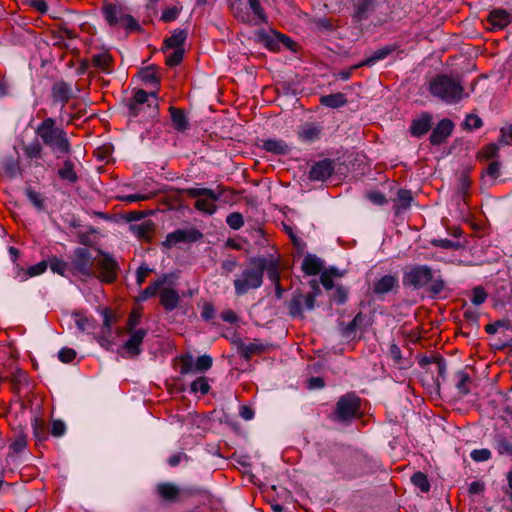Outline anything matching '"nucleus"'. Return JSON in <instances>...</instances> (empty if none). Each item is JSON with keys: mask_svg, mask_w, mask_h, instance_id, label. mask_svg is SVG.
Here are the masks:
<instances>
[{"mask_svg": "<svg viewBox=\"0 0 512 512\" xmlns=\"http://www.w3.org/2000/svg\"><path fill=\"white\" fill-rule=\"evenodd\" d=\"M414 198H413V195H412V192L410 190H407V189H399L397 191V199L395 200V214H399L402 210H406L408 209L412 202H413Z\"/></svg>", "mask_w": 512, "mask_h": 512, "instance_id": "36", "label": "nucleus"}, {"mask_svg": "<svg viewBox=\"0 0 512 512\" xmlns=\"http://www.w3.org/2000/svg\"><path fill=\"white\" fill-rule=\"evenodd\" d=\"M103 16L111 27L118 25L124 26L128 32H141L142 27L138 21L130 14H125L122 8L115 4H107L103 7Z\"/></svg>", "mask_w": 512, "mask_h": 512, "instance_id": "8", "label": "nucleus"}, {"mask_svg": "<svg viewBox=\"0 0 512 512\" xmlns=\"http://www.w3.org/2000/svg\"><path fill=\"white\" fill-rule=\"evenodd\" d=\"M157 66L151 64L147 67L141 68L138 72V76L141 81L145 84L154 85L156 88L160 86V77L157 74Z\"/></svg>", "mask_w": 512, "mask_h": 512, "instance_id": "34", "label": "nucleus"}, {"mask_svg": "<svg viewBox=\"0 0 512 512\" xmlns=\"http://www.w3.org/2000/svg\"><path fill=\"white\" fill-rule=\"evenodd\" d=\"M329 297L334 303L338 305L344 304L348 299V289L342 285H339L335 288Z\"/></svg>", "mask_w": 512, "mask_h": 512, "instance_id": "50", "label": "nucleus"}, {"mask_svg": "<svg viewBox=\"0 0 512 512\" xmlns=\"http://www.w3.org/2000/svg\"><path fill=\"white\" fill-rule=\"evenodd\" d=\"M500 168H501V162L498 160H492L486 170L485 174L492 178L493 180L497 179L500 176Z\"/></svg>", "mask_w": 512, "mask_h": 512, "instance_id": "60", "label": "nucleus"}, {"mask_svg": "<svg viewBox=\"0 0 512 512\" xmlns=\"http://www.w3.org/2000/svg\"><path fill=\"white\" fill-rule=\"evenodd\" d=\"M47 262L50 270L55 274H58L62 277H68L69 273H71L70 264L58 258L57 256H51Z\"/></svg>", "mask_w": 512, "mask_h": 512, "instance_id": "37", "label": "nucleus"}, {"mask_svg": "<svg viewBox=\"0 0 512 512\" xmlns=\"http://www.w3.org/2000/svg\"><path fill=\"white\" fill-rule=\"evenodd\" d=\"M310 290L303 294L295 292L290 301L287 302V309L292 318L302 316L304 311H312L316 306L317 297L322 295V289L317 279L308 281Z\"/></svg>", "mask_w": 512, "mask_h": 512, "instance_id": "7", "label": "nucleus"}, {"mask_svg": "<svg viewBox=\"0 0 512 512\" xmlns=\"http://www.w3.org/2000/svg\"><path fill=\"white\" fill-rule=\"evenodd\" d=\"M184 53V48L175 49L174 52L166 58V65L171 68L178 66L184 58Z\"/></svg>", "mask_w": 512, "mask_h": 512, "instance_id": "56", "label": "nucleus"}, {"mask_svg": "<svg viewBox=\"0 0 512 512\" xmlns=\"http://www.w3.org/2000/svg\"><path fill=\"white\" fill-rule=\"evenodd\" d=\"M322 128L314 123H306L298 131V137L300 140L308 143L315 142L320 139Z\"/></svg>", "mask_w": 512, "mask_h": 512, "instance_id": "30", "label": "nucleus"}, {"mask_svg": "<svg viewBox=\"0 0 512 512\" xmlns=\"http://www.w3.org/2000/svg\"><path fill=\"white\" fill-rule=\"evenodd\" d=\"M234 17L241 23L252 24L249 13L241 5L232 4L230 6Z\"/></svg>", "mask_w": 512, "mask_h": 512, "instance_id": "49", "label": "nucleus"}, {"mask_svg": "<svg viewBox=\"0 0 512 512\" xmlns=\"http://www.w3.org/2000/svg\"><path fill=\"white\" fill-rule=\"evenodd\" d=\"M249 8L255 16L252 25H259L268 22V17L259 0H249Z\"/></svg>", "mask_w": 512, "mask_h": 512, "instance_id": "41", "label": "nucleus"}, {"mask_svg": "<svg viewBox=\"0 0 512 512\" xmlns=\"http://www.w3.org/2000/svg\"><path fill=\"white\" fill-rule=\"evenodd\" d=\"M94 259L89 249L84 247H77L74 249L71 256V274L81 275L84 277H92Z\"/></svg>", "mask_w": 512, "mask_h": 512, "instance_id": "9", "label": "nucleus"}, {"mask_svg": "<svg viewBox=\"0 0 512 512\" xmlns=\"http://www.w3.org/2000/svg\"><path fill=\"white\" fill-rule=\"evenodd\" d=\"M169 112L171 116L172 127L178 132H184L190 128L189 119L185 110L170 106Z\"/></svg>", "mask_w": 512, "mask_h": 512, "instance_id": "27", "label": "nucleus"}, {"mask_svg": "<svg viewBox=\"0 0 512 512\" xmlns=\"http://www.w3.org/2000/svg\"><path fill=\"white\" fill-rule=\"evenodd\" d=\"M336 163L331 158H324L314 162L308 172V179L312 182H325L335 173Z\"/></svg>", "mask_w": 512, "mask_h": 512, "instance_id": "13", "label": "nucleus"}, {"mask_svg": "<svg viewBox=\"0 0 512 512\" xmlns=\"http://www.w3.org/2000/svg\"><path fill=\"white\" fill-rule=\"evenodd\" d=\"M35 133L41 138L43 144L51 150L57 159L72 152V146L66 131L56 126L54 118H45L35 129Z\"/></svg>", "mask_w": 512, "mask_h": 512, "instance_id": "3", "label": "nucleus"}, {"mask_svg": "<svg viewBox=\"0 0 512 512\" xmlns=\"http://www.w3.org/2000/svg\"><path fill=\"white\" fill-rule=\"evenodd\" d=\"M487 21L492 30H502L510 24L511 16L504 9H494L488 14Z\"/></svg>", "mask_w": 512, "mask_h": 512, "instance_id": "26", "label": "nucleus"}, {"mask_svg": "<svg viewBox=\"0 0 512 512\" xmlns=\"http://www.w3.org/2000/svg\"><path fill=\"white\" fill-rule=\"evenodd\" d=\"M470 456L476 462H483L491 458V451L486 448L475 449L471 452Z\"/></svg>", "mask_w": 512, "mask_h": 512, "instance_id": "62", "label": "nucleus"}, {"mask_svg": "<svg viewBox=\"0 0 512 512\" xmlns=\"http://www.w3.org/2000/svg\"><path fill=\"white\" fill-rule=\"evenodd\" d=\"M265 262L261 259H249V266L234 280V290L236 296L246 295L250 290H256L263 284Z\"/></svg>", "mask_w": 512, "mask_h": 512, "instance_id": "6", "label": "nucleus"}, {"mask_svg": "<svg viewBox=\"0 0 512 512\" xmlns=\"http://www.w3.org/2000/svg\"><path fill=\"white\" fill-rule=\"evenodd\" d=\"M429 92L447 104H456L462 99L464 88L458 78L441 74L429 82Z\"/></svg>", "mask_w": 512, "mask_h": 512, "instance_id": "4", "label": "nucleus"}, {"mask_svg": "<svg viewBox=\"0 0 512 512\" xmlns=\"http://www.w3.org/2000/svg\"><path fill=\"white\" fill-rule=\"evenodd\" d=\"M57 175L61 180L70 184H75L79 180L77 172L75 171V164L70 159L63 161V165L58 169Z\"/></svg>", "mask_w": 512, "mask_h": 512, "instance_id": "32", "label": "nucleus"}, {"mask_svg": "<svg viewBox=\"0 0 512 512\" xmlns=\"http://www.w3.org/2000/svg\"><path fill=\"white\" fill-rule=\"evenodd\" d=\"M227 225L233 230H239L244 225V217L240 212H232L226 217Z\"/></svg>", "mask_w": 512, "mask_h": 512, "instance_id": "52", "label": "nucleus"}, {"mask_svg": "<svg viewBox=\"0 0 512 512\" xmlns=\"http://www.w3.org/2000/svg\"><path fill=\"white\" fill-rule=\"evenodd\" d=\"M25 155L30 159L42 158V145L38 140H34L23 148Z\"/></svg>", "mask_w": 512, "mask_h": 512, "instance_id": "45", "label": "nucleus"}, {"mask_svg": "<svg viewBox=\"0 0 512 512\" xmlns=\"http://www.w3.org/2000/svg\"><path fill=\"white\" fill-rule=\"evenodd\" d=\"M281 32L276 30H265L259 29L255 32V41L257 43L262 44L266 49L271 52H279L281 37H279Z\"/></svg>", "mask_w": 512, "mask_h": 512, "instance_id": "19", "label": "nucleus"}, {"mask_svg": "<svg viewBox=\"0 0 512 512\" xmlns=\"http://www.w3.org/2000/svg\"><path fill=\"white\" fill-rule=\"evenodd\" d=\"M360 409V399L354 394H346L337 402L336 413L341 420H347L357 415Z\"/></svg>", "mask_w": 512, "mask_h": 512, "instance_id": "14", "label": "nucleus"}, {"mask_svg": "<svg viewBox=\"0 0 512 512\" xmlns=\"http://www.w3.org/2000/svg\"><path fill=\"white\" fill-rule=\"evenodd\" d=\"M102 260L99 262V268L101 270V280L106 283H112L117 278V271L119 265L117 261L107 252L101 251Z\"/></svg>", "mask_w": 512, "mask_h": 512, "instance_id": "17", "label": "nucleus"}, {"mask_svg": "<svg viewBox=\"0 0 512 512\" xmlns=\"http://www.w3.org/2000/svg\"><path fill=\"white\" fill-rule=\"evenodd\" d=\"M470 187L471 181L469 177L466 174H461L458 181L457 191L463 201H465L468 196Z\"/></svg>", "mask_w": 512, "mask_h": 512, "instance_id": "54", "label": "nucleus"}, {"mask_svg": "<svg viewBox=\"0 0 512 512\" xmlns=\"http://www.w3.org/2000/svg\"><path fill=\"white\" fill-rule=\"evenodd\" d=\"M427 292L432 296L436 297L442 293V291L445 288V282L440 277L438 278H432V281L429 282V284L426 286Z\"/></svg>", "mask_w": 512, "mask_h": 512, "instance_id": "48", "label": "nucleus"}, {"mask_svg": "<svg viewBox=\"0 0 512 512\" xmlns=\"http://www.w3.org/2000/svg\"><path fill=\"white\" fill-rule=\"evenodd\" d=\"M185 192L189 197L192 198L205 196L212 201H218L220 199V195L216 194L212 189L209 188H187L185 189Z\"/></svg>", "mask_w": 512, "mask_h": 512, "instance_id": "42", "label": "nucleus"}, {"mask_svg": "<svg viewBox=\"0 0 512 512\" xmlns=\"http://www.w3.org/2000/svg\"><path fill=\"white\" fill-rule=\"evenodd\" d=\"M498 141L504 145H510L512 143V124L500 129Z\"/></svg>", "mask_w": 512, "mask_h": 512, "instance_id": "63", "label": "nucleus"}, {"mask_svg": "<svg viewBox=\"0 0 512 512\" xmlns=\"http://www.w3.org/2000/svg\"><path fill=\"white\" fill-rule=\"evenodd\" d=\"M454 123L448 118L441 119L432 129L429 141L433 146H438L446 142L447 138L452 134Z\"/></svg>", "mask_w": 512, "mask_h": 512, "instance_id": "18", "label": "nucleus"}, {"mask_svg": "<svg viewBox=\"0 0 512 512\" xmlns=\"http://www.w3.org/2000/svg\"><path fill=\"white\" fill-rule=\"evenodd\" d=\"M388 356L391 358L393 365L398 369H408L412 366L411 358L404 356L401 349L395 343L389 345Z\"/></svg>", "mask_w": 512, "mask_h": 512, "instance_id": "28", "label": "nucleus"}, {"mask_svg": "<svg viewBox=\"0 0 512 512\" xmlns=\"http://www.w3.org/2000/svg\"><path fill=\"white\" fill-rule=\"evenodd\" d=\"M3 168L5 171V174L10 178H15L18 175H21L19 162H18V160L14 159L12 156L6 157L4 159Z\"/></svg>", "mask_w": 512, "mask_h": 512, "instance_id": "43", "label": "nucleus"}, {"mask_svg": "<svg viewBox=\"0 0 512 512\" xmlns=\"http://www.w3.org/2000/svg\"><path fill=\"white\" fill-rule=\"evenodd\" d=\"M116 322H102L99 334V343L102 346L119 344L123 342L122 355L134 357L140 354V345L146 336V330L136 327L137 322H127L126 328L120 331L115 327Z\"/></svg>", "mask_w": 512, "mask_h": 512, "instance_id": "1", "label": "nucleus"}, {"mask_svg": "<svg viewBox=\"0 0 512 512\" xmlns=\"http://www.w3.org/2000/svg\"><path fill=\"white\" fill-rule=\"evenodd\" d=\"M254 259H261L265 262L264 272H267V276L269 280L273 283H278L280 281V272H279V264L275 259H268L265 256L254 257Z\"/></svg>", "mask_w": 512, "mask_h": 512, "instance_id": "38", "label": "nucleus"}, {"mask_svg": "<svg viewBox=\"0 0 512 512\" xmlns=\"http://www.w3.org/2000/svg\"><path fill=\"white\" fill-rule=\"evenodd\" d=\"M24 194L37 212L47 211L46 199L41 193L28 186L25 188Z\"/></svg>", "mask_w": 512, "mask_h": 512, "instance_id": "33", "label": "nucleus"}, {"mask_svg": "<svg viewBox=\"0 0 512 512\" xmlns=\"http://www.w3.org/2000/svg\"><path fill=\"white\" fill-rule=\"evenodd\" d=\"M399 288V280L397 276L387 274L375 280L372 285V291L377 296H382L387 293L397 291Z\"/></svg>", "mask_w": 512, "mask_h": 512, "instance_id": "20", "label": "nucleus"}, {"mask_svg": "<svg viewBox=\"0 0 512 512\" xmlns=\"http://www.w3.org/2000/svg\"><path fill=\"white\" fill-rule=\"evenodd\" d=\"M187 36L188 32L186 29H175L172 32V35L164 40V47L162 48V51H165V49L183 48Z\"/></svg>", "mask_w": 512, "mask_h": 512, "instance_id": "31", "label": "nucleus"}, {"mask_svg": "<svg viewBox=\"0 0 512 512\" xmlns=\"http://www.w3.org/2000/svg\"><path fill=\"white\" fill-rule=\"evenodd\" d=\"M112 61V56L107 51L95 54L92 56L91 59L92 65L106 74H110L112 72Z\"/></svg>", "mask_w": 512, "mask_h": 512, "instance_id": "35", "label": "nucleus"}, {"mask_svg": "<svg viewBox=\"0 0 512 512\" xmlns=\"http://www.w3.org/2000/svg\"><path fill=\"white\" fill-rule=\"evenodd\" d=\"M32 427L33 434L38 441H43L46 439L47 436L45 432V425L42 421L35 419L32 423Z\"/></svg>", "mask_w": 512, "mask_h": 512, "instance_id": "61", "label": "nucleus"}, {"mask_svg": "<svg viewBox=\"0 0 512 512\" xmlns=\"http://www.w3.org/2000/svg\"><path fill=\"white\" fill-rule=\"evenodd\" d=\"M324 261L315 254L308 253L305 255L301 269L308 276H315L322 272Z\"/></svg>", "mask_w": 512, "mask_h": 512, "instance_id": "25", "label": "nucleus"}, {"mask_svg": "<svg viewBox=\"0 0 512 512\" xmlns=\"http://www.w3.org/2000/svg\"><path fill=\"white\" fill-rule=\"evenodd\" d=\"M203 237L204 234L195 227L176 229L166 235L165 240L162 242V246L166 249H171L180 243H196Z\"/></svg>", "mask_w": 512, "mask_h": 512, "instance_id": "11", "label": "nucleus"}, {"mask_svg": "<svg viewBox=\"0 0 512 512\" xmlns=\"http://www.w3.org/2000/svg\"><path fill=\"white\" fill-rule=\"evenodd\" d=\"M157 91L147 92L137 89L131 98L124 102L129 120L139 118L140 122L154 121L159 116Z\"/></svg>", "mask_w": 512, "mask_h": 512, "instance_id": "2", "label": "nucleus"}, {"mask_svg": "<svg viewBox=\"0 0 512 512\" xmlns=\"http://www.w3.org/2000/svg\"><path fill=\"white\" fill-rule=\"evenodd\" d=\"M319 101L322 106L332 109L344 107L348 103L346 95L342 92L322 95Z\"/></svg>", "mask_w": 512, "mask_h": 512, "instance_id": "29", "label": "nucleus"}, {"mask_svg": "<svg viewBox=\"0 0 512 512\" xmlns=\"http://www.w3.org/2000/svg\"><path fill=\"white\" fill-rule=\"evenodd\" d=\"M487 296L484 287L476 286L468 294V299L474 306H479L486 301Z\"/></svg>", "mask_w": 512, "mask_h": 512, "instance_id": "44", "label": "nucleus"}, {"mask_svg": "<svg viewBox=\"0 0 512 512\" xmlns=\"http://www.w3.org/2000/svg\"><path fill=\"white\" fill-rule=\"evenodd\" d=\"M157 492L164 500L172 501L178 497L180 490L171 483H161L157 486Z\"/></svg>", "mask_w": 512, "mask_h": 512, "instance_id": "40", "label": "nucleus"}, {"mask_svg": "<svg viewBox=\"0 0 512 512\" xmlns=\"http://www.w3.org/2000/svg\"><path fill=\"white\" fill-rule=\"evenodd\" d=\"M181 9L176 6L168 7L162 11L160 20L169 23L176 20L180 14Z\"/></svg>", "mask_w": 512, "mask_h": 512, "instance_id": "57", "label": "nucleus"}, {"mask_svg": "<svg viewBox=\"0 0 512 512\" xmlns=\"http://www.w3.org/2000/svg\"><path fill=\"white\" fill-rule=\"evenodd\" d=\"M412 483L421 490V492H428L430 490V483L427 476L421 472L415 473L411 477Z\"/></svg>", "mask_w": 512, "mask_h": 512, "instance_id": "51", "label": "nucleus"}, {"mask_svg": "<svg viewBox=\"0 0 512 512\" xmlns=\"http://www.w3.org/2000/svg\"><path fill=\"white\" fill-rule=\"evenodd\" d=\"M194 207L197 210L204 212L208 215H212L216 212V206L214 204L209 203L208 201H206L204 199L196 200Z\"/></svg>", "mask_w": 512, "mask_h": 512, "instance_id": "59", "label": "nucleus"}, {"mask_svg": "<svg viewBox=\"0 0 512 512\" xmlns=\"http://www.w3.org/2000/svg\"><path fill=\"white\" fill-rule=\"evenodd\" d=\"M399 46L396 43L387 44L374 51L369 57L358 63V66L372 67L376 63L398 52Z\"/></svg>", "mask_w": 512, "mask_h": 512, "instance_id": "21", "label": "nucleus"}, {"mask_svg": "<svg viewBox=\"0 0 512 512\" xmlns=\"http://www.w3.org/2000/svg\"><path fill=\"white\" fill-rule=\"evenodd\" d=\"M27 445V438L23 434L17 435L10 443V449L15 453H19L25 449Z\"/></svg>", "mask_w": 512, "mask_h": 512, "instance_id": "58", "label": "nucleus"}, {"mask_svg": "<svg viewBox=\"0 0 512 512\" xmlns=\"http://www.w3.org/2000/svg\"><path fill=\"white\" fill-rule=\"evenodd\" d=\"M180 373H203L212 367L213 359L211 356L204 354L194 360L190 354L182 355L179 357Z\"/></svg>", "mask_w": 512, "mask_h": 512, "instance_id": "12", "label": "nucleus"}, {"mask_svg": "<svg viewBox=\"0 0 512 512\" xmlns=\"http://www.w3.org/2000/svg\"><path fill=\"white\" fill-rule=\"evenodd\" d=\"M51 96L53 104H61V111L65 105L74 97V91L71 83L64 80L57 81L51 88Z\"/></svg>", "mask_w": 512, "mask_h": 512, "instance_id": "16", "label": "nucleus"}, {"mask_svg": "<svg viewBox=\"0 0 512 512\" xmlns=\"http://www.w3.org/2000/svg\"><path fill=\"white\" fill-rule=\"evenodd\" d=\"M464 128L470 131L479 129L483 126L482 119L476 114H468L464 120Z\"/></svg>", "mask_w": 512, "mask_h": 512, "instance_id": "55", "label": "nucleus"}, {"mask_svg": "<svg viewBox=\"0 0 512 512\" xmlns=\"http://www.w3.org/2000/svg\"><path fill=\"white\" fill-rule=\"evenodd\" d=\"M261 142L260 148L273 155L283 156L291 152V146L282 139L269 138Z\"/></svg>", "mask_w": 512, "mask_h": 512, "instance_id": "24", "label": "nucleus"}, {"mask_svg": "<svg viewBox=\"0 0 512 512\" xmlns=\"http://www.w3.org/2000/svg\"><path fill=\"white\" fill-rule=\"evenodd\" d=\"M433 278V271L428 265H415L404 271L402 284L404 287H412L419 290L426 287Z\"/></svg>", "mask_w": 512, "mask_h": 512, "instance_id": "10", "label": "nucleus"}, {"mask_svg": "<svg viewBox=\"0 0 512 512\" xmlns=\"http://www.w3.org/2000/svg\"><path fill=\"white\" fill-rule=\"evenodd\" d=\"M353 20L356 23H361L367 20L372 13L375 12L377 7L376 0H355Z\"/></svg>", "mask_w": 512, "mask_h": 512, "instance_id": "23", "label": "nucleus"}, {"mask_svg": "<svg viewBox=\"0 0 512 512\" xmlns=\"http://www.w3.org/2000/svg\"><path fill=\"white\" fill-rule=\"evenodd\" d=\"M371 203L377 206H383L387 203L386 196L380 191H372L367 195Z\"/></svg>", "mask_w": 512, "mask_h": 512, "instance_id": "64", "label": "nucleus"}, {"mask_svg": "<svg viewBox=\"0 0 512 512\" xmlns=\"http://www.w3.org/2000/svg\"><path fill=\"white\" fill-rule=\"evenodd\" d=\"M231 342L236 346L237 352L245 359H250L253 356L260 355L268 351L269 346L261 342H243L240 337H231Z\"/></svg>", "mask_w": 512, "mask_h": 512, "instance_id": "15", "label": "nucleus"}, {"mask_svg": "<svg viewBox=\"0 0 512 512\" xmlns=\"http://www.w3.org/2000/svg\"><path fill=\"white\" fill-rule=\"evenodd\" d=\"M431 244L434 247L447 250H459L463 247V245L459 241H452L449 239H432Z\"/></svg>", "mask_w": 512, "mask_h": 512, "instance_id": "47", "label": "nucleus"}, {"mask_svg": "<svg viewBox=\"0 0 512 512\" xmlns=\"http://www.w3.org/2000/svg\"><path fill=\"white\" fill-rule=\"evenodd\" d=\"M154 227V223L151 220H146L139 224H132L130 229L139 239L149 240Z\"/></svg>", "mask_w": 512, "mask_h": 512, "instance_id": "39", "label": "nucleus"}, {"mask_svg": "<svg viewBox=\"0 0 512 512\" xmlns=\"http://www.w3.org/2000/svg\"><path fill=\"white\" fill-rule=\"evenodd\" d=\"M47 267H48L47 260H42V261L38 262L37 264L30 266L24 272V276L21 280L24 281L28 277H34V276L41 275L42 273H44L46 271Z\"/></svg>", "mask_w": 512, "mask_h": 512, "instance_id": "46", "label": "nucleus"}, {"mask_svg": "<svg viewBox=\"0 0 512 512\" xmlns=\"http://www.w3.org/2000/svg\"><path fill=\"white\" fill-rule=\"evenodd\" d=\"M210 385L208 383V379L206 377H198L191 384V391L193 393L200 392L202 395H205L209 392Z\"/></svg>", "mask_w": 512, "mask_h": 512, "instance_id": "53", "label": "nucleus"}, {"mask_svg": "<svg viewBox=\"0 0 512 512\" xmlns=\"http://www.w3.org/2000/svg\"><path fill=\"white\" fill-rule=\"evenodd\" d=\"M432 128V116L428 112H423L418 118L413 119L409 132L412 137L421 138Z\"/></svg>", "mask_w": 512, "mask_h": 512, "instance_id": "22", "label": "nucleus"}, {"mask_svg": "<svg viewBox=\"0 0 512 512\" xmlns=\"http://www.w3.org/2000/svg\"><path fill=\"white\" fill-rule=\"evenodd\" d=\"M167 281L168 275L162 274L157 280L140 291L137 301L144 302L152 297L159 296V303L166 311L174 310L179 303L180 297L175 289L165 287Z\"/></svg>", "mask_w": 512, "mask_h": 512, "instance_id": "5", "label": "nucleus"}]
</instances>
